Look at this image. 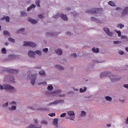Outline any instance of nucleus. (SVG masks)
Instances as JSON below:
<instances>
[{"instance_id": "obj_61", "label": "nucleus", "mask_w": 128, "mask_h": 128, "mask_svg": "<svg viewBox=\"0 0 128 128\" xmlns=\"http://www.w3.org/2000/svg\"><path fill=\"white\" fill-rule=\"evenodd\" d=\"M58 96L60 97H64L66 96V95L64 94H59L58 95Z\"/></svg>"}, {"instance_id": "obj_9", "label": "nucleus", "mask_w": 128, "mask_h": 128, "mask_svg": "<svg viewBox=\"0 0 128 128\" xmlns=\"http://www.w3.org/2000/svg\"><path fill=\"white\" fill-rule=\"evenodd\" d=\"M31 78V84L32 86L34 85L36 83V74H32Z\"/></svg>"}, {"instance_id": "obj_22", "label": "nucleus", "mask_w": 128, "mask_h": 128, "mask_svg": "<svg viewBox=\"0 0 128 128\" xmlns=\"http://www.w3.org/2000/svg\"><path fill=\"white\" fill-rule=\"evenodd\" d=\"M54 66H55V68H56L57 69L59 70H64V68L60 65L56 64V65H55Z\"/></svg>"}, {"instance_id": "obj_63", "label": "nucleus", "mask_w": 128, "mask_h": 128, "mask_svg": "<svg viewBox=\"0 0 128 128\" xmlns=\"http://www.w3.org/2000/svg\"><path fill=\"white\" fill-rule=\"evenodd\" d=\"M16 104V102L14 101H12V102H11V104Z\"/></svg>"}, {"instance_id": "obj_24", "label": "nucleus", "mask_w": 128, "mask_h": 128, "mask_svg": "<svg viewBox=\"0 0 128 128\" xmlns=\"http://www.w3.org/2000/svg\"><path fill=\"white\" fill-rule=\"evenodd\" d=\"M88 90V88H86V87L84 86V90L82 88H80V93H84L85 92H86V90Z\"/></svg>"}, {"instance_id": "obj_29", "label": "nucleus", "mask_w": 128, "mask_h": 128, "mask_svg": "<svg viewBox=\"0 0 128 128\" xmlns=\"http://www.w3.org/2000/svg\"><path fill=\"white\" fill-rule=\"evenodd\" d=\"M124 24H117V28H119L120 29L124 28Z\"/></svg>"}, {"instance_id": "obj_38", "label": "nucleus", "mask_w": 128, "mask_h": 128, "mask_svg": "<svg viewBox=\"0 0 128 128\" xmlns=\"http://www.w3.org/2000/svg\"><path fill=\"white\" fill-rule=\"evenodd\" d=\"M36 6L40 7V0H36Z\"/></svg>"}, {"instance_id": "obj_41", "label": "nucleus", "mask_w": 128, "mask_h": 128, "mask_svg": "<svg viewBox=\"0 0 128 128\" xmlns=\"http://www.w3.org/2000/svg\"><path fill=\"white\" fill-rule=\"evenodd\" d=\"M116 33L118 34V36L120 37L121 36V32L120 31H118L116 30H115Z\"/></svg>"}, {"instance_id": "obj_31", "label": "nucleus", "mask_w": 128, "mask_h": 128, "mask_svg": "<svg viewBox=\"0 0 128 128\" xmlns=\"http://www.w3.org/2000/svg\"><path fill=\"white\" fill-rule=\"evenodd\" d=\"M105 98H106V100L108 101V102H112V98L109 96H106Z\"/></svg>"}, {"instance_id": "obj_48", "label": "nucleus", "mask_w": 128, "mask_h": 128, "mask_svg": "<svg viewBox=\"0 0 128 128\" xmlns=\"http://www.w3.org/2000/svg\"><path fill=\"white\" fill-rule=\"evenodd\" d=\"M60 16L59 14L53 16L54 18H58V16Z\"/></svg>"}, {"instance_id": "obj_1", "label": "nucleus", "mask_w": 128, "mask_h": 128, "mask_svg": "<svg viewBox=\"0 0 128 128\" xmlns=\"http://www.w3.org/2000/svg\"><path fill=\"white\" fill-rule=\"evenodd\" d=\"M106 76L109 77V78H110L112 82H116L120 80V78H116V75H112L108 72H102L101 74H100V78H103Z\"/></svg>"}, {"instance_id": "obj_52", "label": "nucleus", "mask_w": 128, "mask_h": 128, "mask_svg": "<svg viewBox=\"0 0 128 128\" xmlns=\"http://www.w3.org/2000/svg\"><path fill=\"white\" fill-rule=\"evenodd\" d=\"M119 54H121V55L124 54V51L120 50L119 51Z\"/></svg>"}, {"instance_id": "obj_15", "label": "nucleus", "mask_w": 128, "mask_h": 128, "mask_svg": "<svg viewBox=\"0 0 128 128\" xmlns=\"http://www.w3.org/2000/svg\"><path fill=\"white\" fill-rule=\"evenodd\" d=\"M28 20L30 22L33 24H35L37 23L36 20L32 19L30 18H28Z\"/></svg>"}, {"instance_id": "obj_46", "label": "nucleus", "mask_w": 128, "mask_h": 128, "mask_svg": "<svg viewBox=\"0 0 128 128\" xmlns=\"http://www.w3.org/2000/svg\"><path fill=\"white\" fill-rule=\"evenodd\" d=\"M71 56H72L73 58H76L77 57V54L76 53L72 54H70Z\"/></svg>"}, {"instance_id": "obj_6", "label": "nucleus", "mask_w": 128, "mask_h": 128, "mask_svg": "<svg viewBox=\"0 0 128 128\" xmlns=\"http://www.w3.org/2000/svg\"><path fill=\"white\" fill-rule=\"evenodd\" d=\"M5 72H7L10 74H16L18 73V70L10 69L8 68H6Z\"/></svg>"}, {"instance_id": "obj_56", "label": "nucleus", "mask_w": 128, "mask_h": 128, "mask_svg": "<svg viewBox=\"0 0 128 128\" xmlns=\"http://www.w3.org/2000/svg\"><path fill=\"white\" fill-rule=\"evenodd\" d=\"M124 88L128 89V84H124Z\"/></svg>"}, {"instance_id": "obj_23", "label": "nucleus", "mask_w": 128, "mask_h": 128, "mask_svg": "<svg viewBox=\"0 0 128 128\" xmlns=\"http://www.w3.org/2000/svg\"><path fill=\"white\" fill-rule=\"evenodd\" d=\"M62 92V90H56L54 91H53L52 92V94H58Z\"/></svg>"}, {"instance_id": "obj_33", "label": "nucleus", "mask_w": 128, "mask_h": 128, "mask_svg": "<svg viewBox=\"0 0 128 128\" xmlns=\"http://www.w3.org/2000/svg\"><path fill=\"white\" fill-rule=\"evenodd\" d=\"M10 110H15L16 109V106H13L12 108H8Z\"/></svg>"}, {"instance_id": "obj_44", "label": "nucleus", "mask_w": 128, "mask_h": 128, "mask_svg": "<svg viewBox=\"0 0 128 128\" xmlns=\"http://www.w3.org/2000/svg\"><path fill=\"white\" fill-rule=\"evenodd\" d=\"M10 80H11L12 82H14V76H12L10 78Z\"/></svg>"}, {"instance_id": "obj_13", "label": "nucleus", "mask_w": 128, "mask_h": 128, "mask_svg": "<svg viewBox=\"0 0 128 128\" xmlns=\"http://www.w3.org/2000/svg\"><path fill=\"white\" fill-rule=\"evenodd\" d=\"M128 14V7H126L123 10L122 15L124 16L125 15Z\"/></svg>"}, {"instance_id": "obj_19", "label": "nucleus", "mask_w": 128, "mask_h": 128, "mask_svg": "<svg viewBox=\"0 0 128 128\" xmlns=\"http://www.w3.org/2000/svg\"><path fill=\"white\" fill-rule=\"evenodd\" d=\"M55 52H56L57 54L62 55V49H56L55 50Z\"/></svg>"}, {"instance_id": "obj_57", "label": "nucleus", "mask_w": 128, "mask_h": 128, "mask_svg": "<svg viewBox=\"0 0 128 128\" xmlns=\"http://www.w3.org/2000/svg\"><path fill=\"white\" fill-rule=\"evenodd\" d=\"M8 106V102H6V103L4 104L3 106L4 107H6Z\"/></svg>"}, {"instance_id": "obj_27", "label": "nucleus", "mask_w": 128, "mask_h": 128, "mask_svg": "<svg viewBox=\"0 0 128 128\" xmlns=\"http://www.w3.org/2000/svg\"><path fill=\"white\" fill-rule=\"evenodd\" d=\"M39 74L40 76H46L45 72L44 70H41L39 72Z\"/></svg>"}, {"instance_id": "obj_14", "label": "nucleus", "mask_w": 128, "mask_h": 128, "mask_svg": "<svg viewBox=\"0 0 128 128\" xmlns=\"http://www.w3.org/2000/svg\"><path fill=\"white\" fill-rule=\"evenodd\" d=\"M60 17L63 20H68V18L66 15L61 14H60Z\"/></svg>"}, {"instance_id": "obj_62", "label": "nucleus", "mask_w": 128, "mask_h": 128, "mask_svg": "<svg viewBox=\"0 0 128 128\" xmlns=\"http://www.w3.org/2000/svg\"><path fill=\"white\" fill-rule=\"evenodd\" d=\"M73 89H74V90L76 92H78L79 90V89L78 88H73Z\"/></svg>"}, {"instance_id": "obj_21", "label": "nucleus", "mask_w": 128, "mask_h": 128, "mask_svg": "<svg viewBox=\"0 0 128 128\" xmlns=\"http://www.w3.org/2000/svg\"><path fill=\"white\" fill-rule=\"evenodd\" d=\"M68 114L70 116H75V113L74 111L70 110L68 112Z\"/></svg>"}, {"instance_id": "obj_30", "label": "nucleus", "mask_w": 128, "mask_h": 128, "mask_svg": "<svg viewBox=\"0 0 128 128\" xmlns=\"http://www.w3.org/2000/svg\"><path fill=\"white\" fill-rule=\"evenodd\" d=\"M86 116V112L85 111H81L80 116L82 117L85 116Z\"/></svg>"}, {"instance_id": "obj_5", "label": "nucleus", "mask_w": 128, "mask_h": 128, "mask_svg": "<svg viewBox=\"0 0 128 128\" xmlns=\"http://www.w3.org/2000/svg\"><path fill=\"white\" fill-rule=\"evenodd\" d=\"M64 101L63 100H55V101L50 103L47 106H53L54 104H64Z\"/></svg>"}, {"instance_id": "obj_35", "label": "nucleus", "mask_w": 128, "mask_h": 128, "mask_svg": "<svg viewBox=\"0 0 128 128\" xmlns=\"http://www.w3.org/2000/svg\"><path fill=\"white\" fill-rule=\"evenodd\" d=\"M8 41L10 42H12V43H14L15 40L14 38H8Z\"/></svg>"}, {"instance_id": "obj_4", "label": "nucleus", "mask_w": 128, "mask_h": 128, "mask_svg": "<svg viewBox=\"0 0 128 128\" xmlns=\"http://www.w3.org/2000/svg\"><path fill=\"white\" fill-rule=\"evenodd\" d=\"M24 46L36 48V44L32 42H24Z\"/></svg>"}, {"instance_id": "obj_16", "label": "nucleus", "mask_w": 128, "mask_h": 128, "mask_svg": "<svg viewBox=\"0 0 128 128\" xmlns=\"http://www.w3.org/2000/svg\"><path fill=\"white\" fill-rule=\"evenodd\" d=\"M42 128L41 126H36L34 124H30L29 125V126H28V127H27V128Z\"/></svg>"}, {"instance_id": "obj_17", "label": "nucleus", "mask_w": 128, "mask_h": 128, "mask_svg": "<svg viewBox=\"0 0 128 128\" xmlns=\"http://www.w3.org/2000/svg\"><path fill=\"white\" fill-rule=\"evenodd\" d=\"M58 120L57 118H55L53 120L52 124L54 126H58Z\"/></svg>"}, {"instance_id": "obj_25", "label": "nucleus", "mask_w": 128, "mask_h": 128, "mask_svg": "<svg viewBox=\"0 0 128 128\" xmlns=\"http://www.w3.org/2000/svg\"><path fill=\"white\" fill-rule=\"evenodd\" d=\"M92 50L93 52L96 53V54H98L100 52L99 48H93L92 49Z\"/></svg>"}, {"instance_id": "obj_45", "label": "nucleus", "mask_w": 128, "mask_h": 128, "mask_svg": "<svg viewBox=\"0 0 128 128\" xmlns=\"http://www.w3.org/2000/svg\"><path fill=\"white\" fill-rule=\"evenodd\" d=\"M48 116H51V117H54L56 116V113H50L48 114Z\"/></svg>"}, {"instance_id": "obj_64", "label": "nucleus", "mask_w": 128, "mask_h": 128, "mask_svg": "<svg viewBox=\"0 0 128 128\" xmlns=\"http://www.w3.org/2000/svg\"><path fill=\"white\" fill-rule=\"evenodd\" d=\"M126 124H128V117H127V119H126Z\"/></svg>"}, {"instance_id": "obj_32", "label": "nucleus", "mask_w": 128, "mask_h": 128, "mask_svg": "<svg viewBox=\"0 0 128 128\" xmlns=\"http://www.w3.org/2000/svg\"><path fill=\"white\" fill-rule=\"evenodd\" d=\"M108 4H109L112 6H116V4H115L114 2L112 1L108 2Z\"/></svg>"}, {"instance_id": "obj_49", "label": "nucleus", "mask_w": 128, "mask_h": 128, "mask_svg": "<svg viewBox=\"0 0 128 128\" xmlns=\"http://www.w3.org/2000/svg\"><path fill=\"white\" fill-rule=\"evenodd\" d=\"M48 48H44L43 49L42 51L44 52H46V53H47L48 52Z\"/></svg>"}, {"instance_id": "obj_37", "label": "nucleus", "mask_w": 128, "mask_h": 128, "mask_svg": "<svg viewBox=\"0 0 128 128\" xmlns=\"http://www.w3.org/2000/svg\"><path fill=\"white\" fill-rule=\"evenodd\" d=\"M20 14H21V15H22V16H27L26 13L24 12H21Z\"/></svg>"}, {"instance_id": "obj_51", "label": "nucleus", "mask_w": 128, "mask_h": 128, "mask_svg": "<svg viewBox=\"0 0 128 128\" xmlns=\"http://www.w3.org/2000/svg\"><path fill=\"white\" fill-rule=\"evenodd\" d=\"M66 118L69 119L70 120L74 121V118H72V117H66Z\"/></svg>"}, {"instance_id": "obj_12", "label": "nucleus", "mask_w": 128, "mask_h": 128, "mask_svg": "<svg viewBox=\"0 0 128 128\" xmlns=\"http://www.w3.org/2000/svg\"><path fill=\"white\" fill-rule=\"evenodd\" d=\"M1 20H6V22H10V18L8 16H4L3 18H0Z\"/></svg>"}, {"instance_id": "obj_7", "label": "nucleus", "mask_w": 128, "mask_h": 128, "mask_svg": "<svg viewBox=\"0 0 128 128\" xmlns=\"http://www.w3.org/2000/svg\"><path fill=\"white\" fill-rule=\"evenodd\" d=\"M104 31L106 33V34L112 37L113 35L112 32H110V30L108 28H104Z\"/></svg>"}, {"instance_id": "obj_39", "label": "nucleus", "mask_w": 128, "mask_h": 128, "mask_svg": "<svg viewBox=\"0 0 128 128\" xmlns=\"http://www.w3.org/2000/svg\"><path fill=\"white\" fill-rule=\"evenodd\" d=\"M24 31V28H20V30H17L16 34H18L20 32H23Z\"/></svg>"}, {"instance_id": "obj_20", "label": "nucleus", "mask_w": 128, "mask_h": 128, "mask_svg": "<svg viewBox=\"0 0 128 128\" xmlns=\"http://www.w3.org/2000/svg\"><path fill=\"white\" fill-rule=\"evenodd\" d=\"M36 6L34 4H32L29 8H27V11L30 12L32 8H35Z\"/></svg>"}, {"instance_id": "obj_11", "label": "nucleus", "mask_w": 128, "mask_h": 128, "mask_svg": "<svg viewBox=\"0 0 128 128\" xmlns=\"http://www.w3.org/2000/svg\"><path fill=\"white\" fill-rule=\"evenodd\" d=\"M37 110L40 111V112H49L50 110H49V108H37Z\"/></svg>"}, {"instance_id": "obj_28", "label": "nucleus", "mask_w": 128, "mask_h": 128, "mask_svg": "<svg viewBox=\"0 0 128 128\" xmlns=\"http://www.w3.org/2000/svg\"><path fill=\"white\" fill-rule=\"evenodd\" d=\"M4 35L8 36H10V34L8 31L4 30Z\"/></svg>"}, {"instance_id": "obj_58", "label": "nucleus", "mask_w": 128, "mask_h": 128, "mask_svg": "<svg viewBox=\"0 0 128 128\" xmlns=\"http://www.w3.org/2000/svg\"><path fill=\"white\" fill-rule=\"evenodd\" d=\"M66 34L68 36H71V35H72L71 32H66Z\"/></svg>"}, {"instance_id": "obj_3", "label": "nucleus", "mask_w": 128, "mask_h": 128, "mask_svg": "<svg viewBox=\"0 0 128 128\" xmlns=\"http://www.w3.org/2000/svg\"><path fill=\"white\" fill-rule=\"evenodd\" d=\"M102 12V8H92L90 10H88L86 11V13L88 14H101Z\"/></svg>"}, {"instance_id": "obj_43", "label": "nucleus", "mask_w": 128, "mask_h": 128, "mask_svg": "<svg viewBox=\"0 0 128 128\" xmlns=\"http://www.w3.org/2000/svg\"><path fill=\"white\" fill-rule=\"evenodd\" d=\"M66 114L65 112H64L60 114V118H64L66 116Z\"/></svg>"}, {"instance_id": "obj_55", "label": "nucleus", "mask_w": 128, "mask_h": 128, "mask_svg": "<svg viewBox=\"0 0 128 128\" xmlns=\"http://www.w3.org/2000/svg\"><path fill=\"white\" fill-rule=\"evenodd\" d=\"M72 14L73 16H76L78 15V13L76 12H72Z\"/></svg>"}, {"instance_id": "obj_26", "label": "nucleus", "mask_w": 128, "mask_h": 128, "mask_svg": "<svg viewBox=\"0 0 128 128\" xmlns=\"http://www.w3.org/2000/svg\"><path fill=\"white\" fill-rule=\"evenodd\" d=\"M1 54H6V49L5 48H2L1 49Z\"/></svg>"}, {"instance_id": "obj_60", "label": "nucleus", "mask_w": 128, "mask_h": 128, "mask_svg": "<svg viewBox=\"0 0 128 128\" xmlns=\"http://www.w3.org/2000/svg\"><path fill=\"white\" fill-rule=\"evenodd\" d=\"M34 68L40 69V66H35V67H34Z\"/></svg>"}, {"instance_id": "obj_34", "label": "nucleus", "mask_w": 128, "mask_h": 128, "mask_svg": "<svg viewBox=\"0 0 128 128\" xmlns=\"http://www.w3.org/2000/svg\"><path fill=\"white\" fill-rule=\"evenodd\" d=\"M54 89V86H52V85H50L48 86V90H52Z\"/></svg>"}, {"instance_id": "obj_50", "label": "nucleus", "mask_w": 128, "mask_h": 128, "mask_svg": "<svg viewBox=\"0 0 128 128\" xmlns=\"http://www.w3.org/2000/svg\"><path fill=\"white\" fill-rule=\"evenodd\" d=\"M121 38H124V39H126V40L128 41V36H122Z\"/></svg>"}, {"instance_id": "obj_54", "label": "nucleus", "mask_w": 128, "mask_h": 128, "mask_svg": "<svg viewBox=\"0 0 128 128\" xmlns=\"http://www.w3.org/2000/svg\"><path fill=\"white\" fill-rule=\"evenodd\" d=\"M114 44H118L120 43V41H114L113 42Z\"/></svg>"}, {"instance_id": "obj_8", "label": "nucleus", "mask_w": 128, "mask_h": 128, "mask_svg": "<svg viewBox=\"0 0 128 128\" xmlns=\"http://www.w3.org/2000/svg\"><path fill=\"white\" fill-rule=\"evenodd\" d=\"M46 36L47 37L56 36H58V33H54V32H46Z\"/></svg>"}, {"instance_id": "obj_53", "label": "nucleus", "mask_w": 128, "mask_h": 128, "mask_svg": "<svg viewBox=\"0 0 128 128\" xmlns=\"http://www.w3.org/2000/svg\"><path fill=\"white\" fill-rule=\"evenodd\" d=\"M38 84L39 85L42 84L43 86H45V85L46 84V82H42L38 83Z\"/></svg>"}, {"instance_id": "obj_36", "label": "nucleus", "mask_w": 128, "mask_h": 128, "mask_svg": "<svg viewBox=\"0 0 128 128\" xmlns=\"http://www.w3.org/2000/svg\"><path fill=\"white\" fill-rule=\"evenodd\" d=\"M35 54L40 55L42 54V52L40 50H37L34 52Z\"/></svg>"}, {"instance_id": "obj_47", "label": "nucleus", "mask_w": 128, "mask_h": 128, "mask_svg": "<svg viewBox=\"0 0 128 128\" xmlns=\"http://www.w3.org/2000/svg\"><path fill=\"white\" fill-rule=\"evenodd\" d=\"M38 17L41 20H42L44 18V16L42 14L38 15Z\"/></svg>"}, {"instance_id": "obj_18", "label": "nucleus", "mask_w": 128, "mask_h": 128, "mask_svg": "<svg viewBox=\"0 0 128 128\" xmlns=\"http://www.w3.org/2000/svg\"><path fill=\"white\" fill-rule=\"evenodd\" d=\"M91 20H92L93 22H95L96 23H100V20H99L98 18H95L94 16H92L90 18Z\"/></svg>"}, {"instance_id": "obj_40", "label": "nucleus", "mask_w": 128, "mask_h": 128, "mask_svg": "<svg viewBox=\"0 0 128 128\" xmlns=\"http://www.w3.org/2000/svg\"><path fill=\"white\" fill-rule=\"evenodd\" d=\"M8 56H9L10 58H12V59L16 58V56H14V54H10V55H9Z\"/></svg>"}, {"instance_id": "obj_10", "label": "nucleus", "mask_w": 128, "mask_h": 128, "mask_svg": "<svg viewBox=\"0 0 128 128\" xmlns=\"http://www.w3.org/2000/svg\"><path fill=\"white\" fill-rule=\"evenodd\" d=\"M28 55L31 58H34L35 55H36V52L34 51L30 50L28 52Z\"/></svg>"}, {"instance_id": "obj_2", "label": "nucleus", "mask_w": 128, "mask_h": 128, "mask_svg": "<svg viewBox=\"0 0 128 128\" xmlns=\"http://www.w3.org/2000/svg\"><path fill=\"white\" fill-rule=\"evenodd\" d=\"M4 89L8 90L10 93L12 94H14L16 92V89L9 84H4V86L0 84V90H2Z\"/></svg>"}, {"instance_id": "obj_42", "label": "nucleus", "mask_w": 128, "mask_h": 128, "mask_svg": "<svg viewBox=\"0 0 128 128\" xmlns=\"http://www.w3.org/2000/svg\"><path fill=\"white\" fill-rule=\"evenodd\" d=\"M48 124V122L46 120H42V121H41V124H44L46 125Z\"/></svg>"}, {"instance_id": "obj_59", "label": "nucleus", "mask_w": 128, "mask_h": 128, "mask_svg": "<svg viewBox=\"0 0 128 128\" xmlns=\"http://www.w3.org/2000/svg\"><path fill=\"white\" fill-rule=\"evenodd\" d=\"M28 108L32 110H34V108L33 106H29Z\"/></svg>"}]
</instances>
